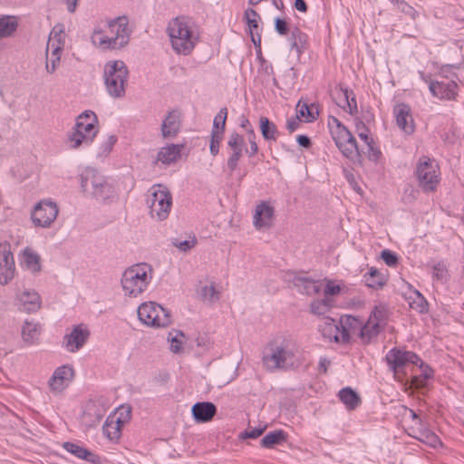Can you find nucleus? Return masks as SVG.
Listing matches in <instances>:
<instances>
[{
	"instance_id": "f257e3e1",
	"label": "nucleus",
	"mask_w": 464,
	"mask_h": 464,
	"mask_svg": "<svg viewBox=\"0 0 464 464\" xmlns=\"http://www.w3.org/2000/svg\"><path fill=\"white\" fill-rule=\"evenodd\" d=\"M167 34L173 51L180 55H189L199 42V31L194 21L180 15L172 18L167 26Z\"/></svg>"
},
{
	"instance_id": "f03ea898",
	"label": "nucleus",
	"mask_w": 464,
	"mask_h": 464,
	"mask_svg": "<svg viewBox=\"0 0 464 464\" xmlns=\"http://www.w3.org/2000/svg\"><path fill=\"white\" fill-rule=\"evenodd\" d=\"M111 35H106L100 28H95L92 34V44L98 48L107 50H119L128 44L131 30L127 16H118L108 22Z\"/></svg>"
},
{
	"instance_id": "7ed1b4c3",
	"label": "nucleus",
	"mask_w": 464,
	"mask_h": 464,
	"mask_svg": "<svg viewBox=\"0 0 464 464\" xmlns=\"http://www.w3.org/2000/svg\"><path fill=\"white\" fill-rule=\"evenodd\" d=\"M129 71L121 61H109L104 65L103 79L108 93L113 98H121L125 94Z\"/></svg>"
},
{
	"instance_id": "20e7f679",
	"label": "nucleus",
	"mask_w": 464,
	"mask_h": 464,
	"mask_svg": "<svg viewBox=\"0 0 464 464\" xmlns=\"http://www.w3.org/2000/svg\"><path fill=\"white\" fill-rule=\"evenodd\" d=\"M264 355V364L271 370L286 368L294 363L296 347L289 340L275 341L268 346Z\"/></svg>"
},
{
	"instance_id": "39448f33",
	"label": "nucleus",
	"mask_w": 464,
	"mask_h": 464,
	"mask_svg": "<svg viewBox=\"0 0 464 464\" xmlns=\"http://www.w3.org/2000/svg\"><path fill=\"white\" fill-rule=\"evenodd\" d=\"M362 322L352 315H343L336 323L331 319L323 329V335L329 340H334L336 343H348L351 334L360 332Z\"/></svg>"
},
{
	"instance_id": "423d86ee",
	"label": "nucleus",
	"mask_w": 464,
	"mask_h": 464,
	"mask_svg": "<svg viewBox=\"0 0 464 464\" xmlns=\"http://www.w3.org/2000/svg\"><path fill=\"white\" fill-rule=\"evenodd\" d=\"M329 128L332 138L342 154L351 160L357 158L358 144L351 131L335 117L331 118Z\"/></svg>"
},
{
	"instance_id": "0eeeda50",
	"label": "nucleus",
	"mask_w": 464,
	"mask_h": 464,
	"mask_svg": "<svg viewBox=\"0 0 464 464\" xmlns=\"http://www.w3.org/2000/svg\"><path fill=\"white\" fill-rule=\"evenodd\" d=\"M415 174L418 185L425 193L433 192L440 182L439 165L429 156L422 155L417 163Z\"/></svg>"
},
{
	"instance_id": "6e6552de",
	"label": "nucleus",
	"mask_w": 464,
	"mask_h": 464,
	"mask_svg": "<svg viewBox=\"0 0 464 464\" xmlns=\"http://www.w3.org/2000/svg\"><path fill=\"white\" fill-rule=\"evenodd\" d=\"M151 194L150 216L160 221L165 220L172 207V196L167 187L156 184L150 189Z\"/></svg>"
},
{
	"instance_id": "1a4fd4ad",
	"label": "nucleus",
	"mask_w": 464,
	"mask_h": 464,
	"mask_svg": "<svg viewBox=\"0 0 464 464\" xmlns=\"http://www.w3.org/2000/svg\"><path fill=\"white\" fill-rule=\"evenodd\" d=\"M121 286L126 295L137 297L145 287L143 264H136L126 269L121 277Z\"/></svg>"
},
{
	"instance_id": "9d476101",
	"label": "nucleus",
	"mask_w": 464,
	"mask_h": 464,
	"mask_svg": "<svg viewBox=\"0 0 464 464\" xmlns=\"http://www.w3.org/2000/svg\"><path fill=\"white\" fill-rule=\"evenodd\" d=\"M59 209L55 202L44 199L38 202L32 213L31 219L35 227H50L57 218Z\"/></svg>"
},
{
	"instance_id": "9b49d317",
	"label": "nucleus",
	"mask_w": 464,
	"mask_h": 464,
	"mask_svg": "<svg viewBox=\"0 0 464 464\" xmlns=\"http://www.w3.org/2000/svg\"><path fill=\"white\" fill-rule=\"evenodd\" d=\"M385 361L389 370L397 374L401 372L409 363L418 364L420 357L411 351L393 347L386 353Z\"/></svg>"
},
{
	"instance_id": "f8f14e48",
	"label": "nucleus",
	"mask_w": 464,
	"mask_h": 464,
	"mask_svg": "<svg viewBox=\"0 0 464 464\" xmlns=\"http://www.w3.org/2000/svg\"><path fill=\"white\" fill-rule=\"evenodd\" d=\"M90 334L87 325H74L71 332L63 336V346L70 353H76L85 345Z\"/></svg>"
},
{
	"instance_id": "ddd939ff",
	"label": "nucleus",
	"mask_w": 464,
	"mask_h": 464,
	"mask_svg": "<svg viewBox=\"0 0 464 464\" xmlns=\"http://www.w3.org/2000/svg\"><path fill=\"white\" fill-rule=\"evenodd\" d=\"M15 266L11 245L5 241L0 243V284L7 285L14 276Z\"/></svg>"
},
{
	"instance_id": "4468645a",
	"label": "nucleus",
	"mask_w": 464,
	"mask_h": 464,
	"mask_svg": "<svg viewBox=\"0 0 464 464\" xmlns=\"http://www.w3.org/2000/svg\"><path fill=\"white\" fill-rule=\"evenodd\" d=\"M74 376L72 366L65 364L56 368L49 379L48 385L52 392L60 393L68 387Z\"/></svg>"
},
{
	"instance_id": "2eb2a0df",
	"label": "nucleus",
	"mask_w": 464,
	"mask_h": 464,
	"mask_svg": "<svg viewBox=\"0 0 464 464\" xmlns=\"http://www.w3.org/2000/svg\"><path fill=\"white\" fill-rule=\"evenodd\" d=\"M106 412L107 408L102 401H90L85 406L82 421L86 427H95L101 422Z\"/></svg>"
},
{
	"instance_id": "dca6fc26",
	"label": "nucleus",
	"mask_w": 464,
	"mask_h": 464,
	"mask_svg": "<svg viewBox=\"0 0 464 464\" xmlns=\"http://www.w3.org/2000/svg\"><path fill=\"white\" fill-rule=\"evenodd\" d=\"M170 323L171 316L164 307L154 302H147V326L167 327Z\"/></svg>"
},
{
	"instance_id": "f3484780",
	"label": "nucleus",
	"mask_w": 464,
	"mask_h": 464,
	"mask_svg": "<svg viewBox=\"0 0 464 464\" xmlns=\"http://www.w3.org/2000/svg\"><path fill=\"white\" fill-rule=\"evenodd\" d=\"M393 113L397 126L406 134L414 132L415 124L411 115V107L406 103H400L394 106Z\"/></svg>"
},
{
	"instance_id": "a211bd4d",
	"label": "nucleus",
	"mask_w": 464,
	"mask_h": 464,
	"mask_svg": "<svg viewBox=\"0 0 464 464\" xmlns=\"http://www.w3.org/2000/svg\"><path fill=\"white\" fill-rule=\"evenodd\" d=\"M183 144H168L160 149L157 157L153 161L154 165L161 163L166 166L176 163L181 157Z\"/></svg>"
},
{
	"instance_id": "6ab92c4d",
	"label": "nucleus",
	"mask_w": 464,
	"mask_h": 464,
	"mask_svg": "<svg viewBox=\"0 0 464 464\" xmlns=\"http://www.w3.org/2000/svg\"><path fill=\"white\" fill-rule=\"evenodd\" d=\"M275 208L266 201H262L256 207L253 216V224L256 228L270 227L273 224Z\"/></svg>"
},
{
	"instance_id": "aec40b11",
	"label": "nucleus",
	"mask_w": 464,
	"mask_h": 464,
	"mask_svg": "<svg viewBox=\"0 0 464 464\" xmlns=\"http://www.w3.org/2000/svg\"><path fill=\"white\" fill-rule=\"evenodd\" d=\"M458 84L454 81H431L429 89L439 99L454 100L457 96Z\"/></svg>"
},
{
	"instance_id": "412c9836",
	"label": "nucleus",
	"mask_w": 464,
	"mask_h": 464,
	"mask_svg": "<svg viewBox=\"0 0 464 464\" xmlns=\"http://www.w3.org/2000/svg\"><path fill=\"white\" fill-rule=\"evenodd\" d=\"M290 280L297 291L303 295H316L322 288L320 281L303 276L299 274L294 273Z\"/></svg>"
},
{
	"instance_id": "4be33fe9",
	"label": "nucleus",
	"mask_w": 464,
	"mask_h": 464,
	"mask_svg": "<svg viewBox=\"0 0 464 464\" xmlns=\"http://www.w3.org/2000/svg\"><path fill=\"white\" fill-rule=\"evenodd\" d=\"M103 179L94 169L87 168L80 175L81 188L85 194L92 196L101 182H103Z\"/></svg>"
},
{
	"instance_id": "5701e85b",
	"label": "nucleus",
	"mask_w": 464,
	"mask_h": 464,
	"mask_svg": "<svg viewBox=\"0 0 464 464\" xmlns=\"http://www.w3.org/2000/svg\"><path fill=\"white\" fill-rule=\"evenodd\" d=\"M411 431L409 432L410 436L430 448L436 449L442 445L438 435L430 430L425 424L420 427L411 428Z\"/></svg>"
},
{
	"instance_id": "b1692460",
	"label": "nucleus",
	"mask_w": 464,
	"mask_h": 464,
	"mask_svg": "<svg viewBox=\"0 0 464 464\" xmlns=\"http://www.w3.org/2000/svg\"><path fill=\"white\" fill-rule=\"evenodd\" d=\"M217 407L210 401L197 402L192 406L191 412L198 423L210 421L217 413Z\"/></svg>"
},
{
	"instance_id": "393cba45",
	"label": "nucleus",
	"mask_w": 464,
	"mask_h": 464,
	"mask_svg": "<svg viewBox=\"0 0 464 464\" xmlns=\"http://www.w3.org/2000/svg\"><path fill=\"white\" fill-rule=\"evenodd\" d=\"M181 126V116L178 111L168 113L161 124V134L163 138H174L179 132Z\"/></svg>"
},
{
	"instance_id": "a878e982",
	"label": "nucleus",
	"mask_w": 464,
	"mask_h": 464,
	"mask_svg": "<svg viewBox=\"0 0 464 464\" xmlns=\"http://www.w3.org/2000/svg\"><path fill=\"white\" fill-rule=\"evenodd\" d=\"M42 326L34 321H24L21 329L22 340L25 345H35L39 343Z\"/></svg>"
},
{
	"instance_id": "bb28decb",
	"label": "nucleus",
	"mask_w": 464,
	"mask_h": 464,
	"mask_svg": "<svg viewBox=\"0 0 464 464\" xmlns=\"http://www.w3.org/2000/svg\"><path fill=\"white\" fill-rule=\"evenodd\" d=\"M97 122L96 114L92 111H85L78 116L74 128L87 134H92V136L95 138L98 133Z\"/></svg>"
},
{
	"instance_id": "cd10ccee",
	"label": "nucleus",
	"mask_w": 464,
	"mask_h": 464,
	"mask_svg": "<svg viewBox=\"0 0 464 464\" xmlns=\"http://www.w3.org/2000/svg\"><path fill=\"white\" fill-rule=\"evenodd\" d=\"M20 310L34 313L36 312L41 305L40 295L35 291L24 290L17 295Z\"/></svg>"
},
{
	"instance_id": "c85d7f7f",
	"label": "nucleus",
	"mask_w": 464,
	"mask_h": 464,
	"mask_svg": "<svg viewBox=\"0 0 464 464\" xmlns=\"http://www.w3.org/2000/svg\"><path fill=\"white\" fill-rule=\"evenodd\" d=\"M405 300L409 306L420 314H425L429 311V303L420 291L413 289L409 285L408 291L404 294Z\"/></svg>"
},
{
	"instance_id": "c756f323",
	"label": "nucleus",
	"mask_w": 464,
	"mask_h": 464,
	"mask_svg": "<svg viewBox=\"0 0 464 464\" xmlns=\"http://www.w3.org/2000/svg\"><path fill=\"white\" fill-rule=\"evenodd\" d=\"M319 116V105L315 102L307 103L299 101L296 104V117L305 122H313Z\"/></svg>"
},
{
	"instance_id": "7c9ffc66",
	"label": "nucleus",
	"mask_w": 464,
	"mask_h": 464,
	"mask_svg": "<svg viewBox=\"0 0 464 464\" xmlns=\"http://www.w3.org/2000/svg\"><path fill=\"white\" fill-rule=\"evenodd\" d=\"M63 447L66 451L74 455L78 459H84L92 463L99 462V457L96 454L78 444L67 441L63 443Z\"/></svg>"
},
{
	"instance_id": "2f4dec72",
	"label": "nucleus",
	"mask_w": 464,
	"mask_h": 464,
	"mask_svg": "<svg viewBox=\"0 0 464 464\" xmlns=\"http://www.w3.org/2000/svg\"><path fill=\"white\" fill-rule=\"evenodd\" d=\"M420 369L421 372L419 375H415L411 378V385L416 389H423L427 387L428 381L432 379L434 376V371L425 363L421 359L419 363L416 364Z\"/></svg>"
},
{
	"instance_id": "473e14b6",
	"label": "nucleus",
	"mask_w": 464,
	"mask_h": 464,
	"mask_svg": "<svg viewBox=\"0 0 464 464\" xmlns=\"http://www.w3.org/2000/svg\"><path fill=\"white\" fill-rule=\"evenodd\" d=\"M125 422V419L121 417H108L102 427L103 434L110 440H118L121 436V426Z\"/></svg>"
},
{
	"instance_id": "72a5a7b5",
	"label": "nucleus",
	"mask_w": 464,
	"mask_h": 464,
	"mask_svg": "<svg viewBox=\"0 0 464 464\" xmlns=\"http://www.w3.org/2000/svg\"><path fill=\"white\" fill-rule=\"evenodd\" d=\"M92 197L101 202L112 201L116 198V190L104 177L103 182H101V186L93 191Z\"/></svg>"
},
{
	"instance_id": "f704fd0d",
	"label": "nucleus",
	"mask_w": 464,
	"mask_h": 464,
	"mask_svg": "<svg viewBox=\"0 0 464 464\" xmlns=\"http://www.w3.org/2000/svg\"><path fill=\"white\" fill-rule=\"evenodd\" d=\"M23 263L26 269L31 271L33 274H36L41 271V257L30 247L24 248L23 252Z\"/></svg>"
},
{
	"instance_id": "c9c22d12",
	"label": "nucleus",
	"mask_w": 464,
	"mask_h": 464,
	"mask_svg": "<svg viewBox=\"0 0 464 464\" xmlns=\"http://www.w3.org/2000/svg\"><path fill=\"white\" fill-rule=\"evenodd\" d=\"M288 42L290 44L291 49L295 50L298 54H301L306 48L307 35L298 27H295L291 30Z\"/></svg>"
},
{
	"instance_id": "e433bc0d",
	"label": "nucleus",
	"mask_w": 464,
	"mask_h": 464,
	"mask_svg": "<svg viewBox=\"0 0 464 464\" xmlns=\"http://www.w3.org/2000/svg\"><path fill=\"white\" fill-rule=\"evenodd\" d=\"M92 134H87L84 131L73 129V131L69 135L68 141L69 147L72 150H76L81 146H89L94 140Z\"/></svg>"
},
{
	"instance_id": "4c0bfd02",
	"label": "nucleus",
	"mask_w": 464,
	"mask_h": 464,
	"mask_svg": "<svg viewBox=\"0 0 464 464\" xmlns=\"http://www.w3.org/2000/svg\"><path fill=\"white\" fill-rule=\"evenodd\" d=\"M382 326L378 322H374L372 317L369 318L365 324H362L360 329V337L364 343H368L371 340L378 335Z\"/></svg>"
},
{
	"instance_id": "58836bf2",
	"label": "nucleus",
	"mask_w": 464,
	"mask_h": 464,
	"mask_svg": "<svg viewBox=\"0 0 464 464\" xmlns=\"http://www.w3.org/2000/svg\"><path fill=\"white\" fill-rule=\"evenodd\" d=\"M338 397L349 410H354L361 403L359 395L351 387L341 389L338 392Z\"/></svg>"
},
{
	"instance_id": "ea45409f",
	"label": "nucleus",
	"mask_w": 464,
	"mask_h": 464,
	"mask_svg": "<svg viewBox=\"0 0 464 464\" xmlns=\"http://www.w3.org/2000/svg\"><path fill=\"white\" fill-rule=\"evenodd\" d=\"M286 439V433L282 430H277L266 434L261 440L260 445L265 449H272L276 445L285 442Z\"/></svg>"
},
{
	"instance_id": "a19ab883",
	"label": "nucleus",
	"mask_w": 464,
	"mask_h": 464,
	"mask_svg": "<svg viewBox=\"0 0 464 464\" xmlns=\"http://www.w3.org/2000/svg\"><path fill=\"white\" fill-rule=\"evenodd\" d=\"M363 279L365 285L372 289L382 288L386 284L384 276L375 267H371L370 270L363 276Z\"/></svg>"
},
{
	"instance_id": "79ce46f5",
	"label": "nucleus",
	"mask_w": 464,
	"mask_h": 464,
	"mask_svg": "<svg viewBox=\"0 0 464 464\" xmlns=\"http://www.w3.org/2000/svg\"><path fill=\"white\" fill-rule=\"evenodd\" d=\"M260 131L263 138L269 140H276L279 136V131L276 125L266 117H261L259 120Z\"/></svg>"
},
{
	"instance_id": "37998d69",
	"label": "nucleus",
	"mask_w": 464,
	"mask_h": 464,
	"mask_svg": "<svg viewBox=\"0 0 464 464\" xmlns=\"http://www.w3.org/2000/svg\"><path fill=\"white\" fill-rule=\"evenodd\" d=\"M18 22L16 17L11 15H3L0 17V39L6 38L16 31Z\"/></svg>"
},
{
	"instance_id": "c03bdc74",
	"label": "nucleus",
	"mask_w": 464,
	"mask_h": 464,
	"mask_svg": "<svg viewBox=\"0 0 464 464\" xmlns=\"http://www.w3.org/2000/svg\"><path fill=\"white\" fill-rule=\"evenodd\" d=\"M341 92H343L345 105L340 106L351 115L356 114L358 112V108L353 92L347 88H341Z\"/></svg>"
},
{
	"instance_id": "a18cd8bd",
	"label": "nucleus",
	"mask_w": 464,
	"mask_h": 464,
	"mask_svg": "<svg viewBox=\"0 0 464 464\" xmlns=\"http://www.w3.org/2000/svg\"><path fill=\"white\" fill-rule=\"evenodd\" d=\"M198 294L203 301L210 304L218 301L220 298V293L217 291L214 283H211L209 285L202 286Z\"/></svg>"
},
{
	"instance_id": "49530a36",
	"label": "nucleus",
	"mask_w": 464,
	"mask_h": 464,
	"mask_svg": "<svg viewBox=\"0 0 464 464\" xmlns=\"http://www.w3.org/2000/svg\"><path fill=\"white\" fill-rule=\"evenodd\" d=\"M246 143L245 139L242 135L237 132H233L229 135L227 140V147L230 151H243L245 149Z\"/></svg>"
},
{
	"instance_id": "de8ad7c7",
	"label": "nucleus",
	"mask_w": 464,
	"mask_h": 464,
	"mask_svg": "<svg viewBox=\"0 0 464 464\" xmlns=\"http://www.w3.org/2000/svg\"><path fill=\"white\" fill-rule=\"evenodd\" d=\"M331 307V302L328 298L314 300L311 303V312L314 314L323 315L328 312Z\"/></svg>"
},
{
	"instance_id": "09e8293b",
	"label": "nucleus",
	"mask_w": 464,
	"mask_h": 464,
	"mask_svg": "<svg viewBox=\"0 0 464 464\" xmlns=\"http://www.w3.org/2000/svg\"><path fill=\"white\" fill-rule=\"evenodd\" d=\"M248 25L249 34L251 35V40L256 48L261 50V34L258 32V20L256 19H248L246 22Z\"/></svg>"
},
{
	"instance_id": "8fccbe9b",
	"label": "nucleus",
	"mask_w": 464,
	"mask_h": 464,
	"mask_svg": "<svg viewBox=\"0 0 464 464\" xmlns=\"http://www.w3.org/2000/svg\"><path fill=\"white\" fill-rule=\"evenodd\" d=\"M227 118V109L226 107L221 108L218 114L215 116L213 121L212 130L225 131L226 121Z\"/></svg>"
},
{
	"instance_id": "3c124183",
	"label": "nucleus",
	"mask_w": 464,
	"mask_h": 464,
	"mask_svg": "<svg viewBox=\"0 0 464 464\" xmlns=\"http://www.w3.org/2000/svg\"><path fill=\"white\" fill-rule=\"evenodd\" d=\"M117 142V137L113 134L109 135L107 139L102 143L100 150L98 151L99 157H106L112 150Z\"/></svg>"
},
{
	"instance_id": "603ef678",
	"label": "nucleus",
	"mask_w": 464,
	"mask_h": 464,
	"mask_svg": "<svg viewBox=\"0 0 464 464\" xmlns=\"http://www.w3.org/2000/svg\"><path fill=\"white\" fill-rule=\"evenodd\" d=\"M400 414L403 417V418H409L411 419V420L415 421L416 422V425L417 427H420V426H423L425 423L424 421L422 420V419L411 409L406 407V406H401L400 408Z\"/></svg>"
},
{
	"instance_id": "864d4df0",
	"label": "nucleus",
	"mask_w": 464,
	"mask_h": 464,
	"mask_svg": "<svg viewBox=\"0 0 464 464\" xmlns=\"http://www.w3.org/2000/svg\"><path fill=\"white\" fill-rule=\"evenodd\" d=\"M175 335L172 333L169 334L168 340L170 342V351L174 353H178L182 349V342L179 340L178 336H183V334L179 331H174Z\"/></svg>"
},
{
	"instance_id": "5fc2aeb1",
	"label": "nucleus",
	"mask_w": 464,
	"mask_h": 464,
	"mask_svg": "<svg viewBox=\"0 0 464 464\" xmlns=\"http://www.w3.org/2000/svg\"><path fill=\"white\" fill-rule=\"evenodd\" d=\"M370 317L373 319L374 322H378V324L381 325L382 323H383L386 320L387 317V311L385 306L383 305H377L372 310Z\"/></svg>"
},
{
	"instance_id": "6e6d98bb",
	"label": "nucleus",
	"mask_w": 464,
	"mask_h": 464,
	"mask_svg": "<svg viewBox=\"0 0 464 464\" xmlns=\"http://www.w3.org/2000/svg\"><path fill=\"white\" fill-rule=\"evenodd\" d=\"M243 155V151H230L229 157L227 161V169L230 173L236 170L238 161Z\"/></svg>"
},
{
	"instance_id": "4d7b16f0",
	"label": "nucleus",
	"mask_w": 464,
	"mask_h": 464,
	"mask_svg": "<svg viewBox=\"0 0 464 464\" xmlns=\"http://www.w3.org/2000/svg\"><path fill=\"white\" fill-rule=\"evenodd\" d=\"M381 257L383 260V262L389 266H395L398 264L397 255L389 249L382 250L381 252Z\"/></svg>"
},
{
	"instance_id": "13d9d810",
	"label": "nucleus",
	"mask_w": 464,
	"mask_h": 464,
	"mask_svg": "<svg viewBox=\"0 0 464 464\" xmlns=\"http://www.w3.org/2000/svg\"><path fill=\"white\" fill-rule=\"evenodd\" d=\"M366 145L368 147L367 157L369 160L377 163L382 157L381 150L374 146L373 140H371L369 143H366Z\"/></svg>"
},
{
	"instance_id": "bf43d9fd",
	"label": "nucleus",
	"mask_w": 464,
	"mask_h": 464,
	"mask_svg": "<svg viewBox=\"0 0 464 464\" xmlns=\"http://www.w3.org/2000/svg\"><path fill=\"white\" fill-rule=\"evenodd\" d=\"M196 244H197V239L195 237H193L189 240L179 241L176 239L173 242V246H176L177 248H179L182 252L189 251L196 246Z\"/></svg>"
},
{
	"instance_id": "052dcab7",
	"label": "nucleus",
	"mask_w": 464,
	"mask_h": 464,
	"mask_svg": "<svg viewBox=\"0 0 464 464\" xmlns=\"http://www.w3.org/2000/svg\"><path fill=\"white\" fill-rule=\"evenodd\" d=\"M275 29L280 35H286L289 33L287 22L285 19L279 17L275 19Z\"/></svg>"
},
{
	"instance_id": "680f3d73",
	"label": "nucleus",
	"mask_w": 464,
	"mask_h": 464,
	"mask_svg": "<svg viewBox=\"0 0 464 464\" xmlns=\"http://www.w3.org/2000/svg\"><path fill=\"white\" fill-rule=\"evenodd\" d=\"M50 40H65L64 39V25L63 24H57L52 29L50 35Z\"/></svg>"
},
{
	"instance_id": "e2e57ef3",
	"label": "nucleus",
	"mask_w": 464,
	"mask_h": 464,
	"mask_svg": "<svg viewBox=\"0 0 464 464\" xmlns=\"http://www.w3.org/2000/svg\"><path fill=\"white\" fill-rule=\"evenodd\" d=\"M356 130H357L359 138L362 140H363L365 142V144L369 143L371 140H372V139L370 138L368 135V132H369L368 128L365 126V124L362 121H359L356 124Z\"/></svg>"
},
{
	"instance_id": "0e129e2a",
	"label": "nucleus",
	"mask_w": 464,
	"mask_h": 464,
	"mask_svg": "<svg viewBox=\"0 0 464 464\" xmlns=\"http://www.w3.org/2000/svg\"><path fill=\"white\" fill-rule=\"evenodd\" d=\"M46 57H47V60H46V64H45V69H46V72L48 73H53L59 63H60V56H55V57H52V56H49V53L46 54Z\"/></svg>"
},
{
	"instance_id": "69168bd1",
	"label": "nucleus",
	"mask_w": 464,
	"mask_h": 464,
	"mask_svg": "<svg viewBox=\"0 0 464 464\" xmlns=\"http://www.w3.org/2000/svg\"><path fill=\"white\" fill-rule=\"evenodd\" d=\"M264 430L265 429L263 428H253L242 432L240 437L242 439H256L264 432Z\"/></svg>"
},
{
	"instance_id": "338daca9",
	"label": "nucleus",
	"mask_w": 464,
	"mask_h": 464,
	"mask_svg": "<svg viewBox=\"0 0 464 464\" xmlns=\"http://www.w3.org/2000/svg\"><path fill=\"white\" fill-rule=\"evenodd\" d=\"M341 291V287L337 285H334L331 281H328L324 289V295H338Z\"/></svg>"
},
{
	"instance_id": "774afa93",
	"label": "nucleus",
	"mask_w": 464,
	"mask_h": 464,
	"mask_svg": "<svg viewBox=\"0 0 464 464\" xmlns=\"http://www.w3.org/2000/svg\"><path fill=\"white\" fill-rule=\"evenodd\" d=\"M445 273H446V270L444 268V266L438 264L433 266L432 277L437 280H440L443 278Z\"/></svg>"
}]
</instances>
